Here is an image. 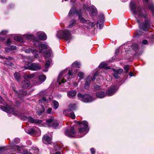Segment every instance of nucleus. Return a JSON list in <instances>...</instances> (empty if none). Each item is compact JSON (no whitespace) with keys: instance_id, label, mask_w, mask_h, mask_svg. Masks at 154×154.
<instances>
[{"instance_id":"obj_11","label":"nucleus","mask_w":154,"mask_h":154,"mask_svg":"<svg viewBox=\"0 0 154 154\" xmlns=\"http://www.w3.org/2000/svg\"><path fill=\"white\" fill-rule=\"evenodd\" d=\"M27 91L25 89L20 90L18 91L17 94L16 95L17 98L20 100L27 94Z\"/></svg>"},{"instance_id":"obj_2","label":"nucleus","mask_w":154,"mask_h":154,"mask_svg":"<svg viewBox=\"0 0 154 154\" xmlns=\"http://www.w3.org/2000/svg\"><path fill=\"white\" fill-rule=\"evenodd\" d=\"M25 66L23 68L26 69H28L32 71H37L40 70L41 69L40 64L38 63H32V61L28 57L24 60Z\"/></svg>"},{"instance_id":"obj_9","label":"nucleus","mask_w":154,"mask_h":154,"mask_svg":"<svg viewBox=\"0 0 154 154\" xmlns=\"http://www.w3.org/2000/svg\"><path fill=\"white\" fill-rule=\"evenodd\" d=\"M12 146H13V148H11V149L17 150L18 153L20 152L23 154H28L29 153V151L28 152L27 149H26L21 147H20L17 145Z\"/></svg>"},{"instance_id":"obj_40","label":"nucleus","mask_w":154,"mask_h":154,"mask_svg":"<svg viewBox=\"0 0 154 154\" xmlns=\"http://www.w3.org/2000/svg\"><path fill=\"white\" fill-rule=\"evenodd\" d=\"M35 37H34L33 35H26V39L28 40H32V41L34 40V38Z\"/></svg>"},{"instance_id":"obj_19","label":"nucleus","mask_w":154,"mask_h":154,"mask_svg":"<svg viewBox=\"0 0 154 154\" xmlns=\"http://www.w3.org/2000/svg\"><path fill=\"white\" fill-rule=\"evenodd\" d=\"M34 46L37 47L39 46L41 43L40 42V40L38 37H35L34 40L32 41Z\"/></svg>"},{"instance_id":"obj_18","label":"nucleus","mask_w":154,"mask_h":154,"mask_svg":"<svg viewBox=\"0 0 154 154\" xmlns=\"http://www.w3.org/2000/svg\"><path fill=\"white\" fill-rule=\"evenodd\" d=\"M96 95L97 97L100 98H103L106 96L105 92L102 91H100L96 92Z\"/></svg>"},{"instance_id":"obj_22","label":"nucleus","mask_w":154,"mask_h":154,"mask_svg":"<svg viewBox=\"0 0 154 154\" xmlns=\"http://www.w3.org/2000/svg\"><path fill=\"white\" fill-rule=\"evenodd\" d=\"M107 63L105 62H101L98 66L99 68L101 69L104 68L106 69H110V68L109 66H107Z\"/></svg>"},{"instance_id":"obj_61","label":"nucleus","mask_w":154,"mask_h":154,"mask_svg":"<svg viewBox=\"0 0 154 154\" xmlns=\"http://www.w3.org/2000/svg\"><path fill=\"white\" fill-rule=\"evenodd\" d=\"M34 76V75L33 74L28 75V76L29 77L28 78V79H31L33 78Z\"/></svg>"},{"instance_id":"obj_43","label":"nucleus","mask_w":154,"mask_h":154,"mask_svg":"<svg viewBox=\"0 0 154 154\" xmlns=\"http://www.w3.org/2000/svg\"><path fill=\"white\" fill-rule=\"evenodd\" d=\"M125 72L124 73H125L126 74L127 73L129 70V66L128 65H127L125 66L123 68Z\"/></svg>"},{"instance_id":"obj_62","label":"nucleus","mask_w":154,"mask_h":154,"mask_svg":"<svg viewBox=\"0 0 154 154\" xmlns=\"http://www.w3.org/2000/svg\"><path fill=\"white\" fill-rule=\"evenodd\" d=\"M142 43L144 45H146L148 43V41L146 39H144L143 40Z\"/></svg>"},{"instance_id":"obj_35","label":"nucleus","mask_w":154,"mask_h":154,"mask_svg":"<svg viewBox=\"0 0 154 154\" xmlns=\"http://www.w3.org/2000/svg\"><path fill=\"white\" fill-rule=\"evenodd\" d=\"M148 8L152 12V15L154 16V5L153 4H150L148 5Z\"/></svg>"},{"instance_id":"obj_1","label":"nucleus","mask_w":154,"mask_h":154,"mask_svg":"<svg viewBox=\"0 0 154 154\" xmlns=\"http://www.w3.org/2000/svg\"><path fill=\"white\" fill-rule=\"evenodd\" d=\"M131 9L133 13L135 15L137 14L139 17L144 19V21L139 25L140 28L144 31H148L150 28L151 19L149 17L148 14L145 8L141 6H137L136 8L135 5L132 3L130 4Z\"/></svg>"},{"instance_id":"obj_23","label":"nucleus","mask_w":154,"mask_h":154,"mask_svg":"<svg viewBox=\"0 0 154 154\" xmlns=\"http://www.w3.org/2000/svg\"><path fill=\"white\" fill-rule=\"evenodd\" d=\"M8 106L11 107V108H13V110L10 111L9 110V112H7V111H5V112H7L9 113H12V114H14L15 116L17 117H20V116L21 115L20 113H17V112H14V107H12L11 106L8 105Z\"/></svg>"},{"instance_id":"obj_42","label":"nucleus","mask_w":154,"mask_h":154,"mask_svg":"<svg viewBox=\"0 0 154 154\" xmlns=\"http://www.w3.org/2000/svg\"><path fill=\"white\" fill-rule=\"evenodd\" d=\"M97 26L100 29H101L103 27L102 23L101 20H98L97 23Z\"/></svg>"},{"instance_id":"obj_38","label":"nucleus","mask_w":154,"mask_h":154,"mask_svg":"<svg viewBox=\"0 0 154 154\" xmlns=\"http://www.w3.org/2000/svg\"><path fill=\"white\" fill-rule=\"evenodd\" d=\"M77 92L75 91H70L68 93V95L69 97H74L75 96Z\"/></svg>"},{"instance_id":"obj_31","label":"nucleus","mask_w":154,"mask_h":154,"mask_svg":"<svg viewBox=\"0 0 154 154\" xmlns=\"http://www.w3.org/2000/svg\"><path fill=\"white\" fill-rule=\"evenodd\" d=\"M72 69L74 67L79 68L80 67V65L79 62L77 61L74 62L72 65Z\"/></svg>"},{"instance_id":"obj_51","label":"nucleus","mask_w":154,"mask_h":154,"mask_svg":"<svg viewBox=\"0 0 154 154\" xmlns=\"http://www.w3.org/2000/svg\"><path fill=\"white\" fill-rule=\"evenodd\" d=\"M20 119L21 120H25L27 119H28V117L27 116H24V115H21L20 116Z\"/></svg>"},{"instance_id":"obj_52","label":"nucleus","mask_w":154,"mask_h":154,"mask_svg":"<svg viewBox=\"0 0 154 154\" xmlns=\"http://www.w3.org/2000/svg\"><path fill=\"white\" fill-rule=\"evenodd\" d=\"M101 86H99L98 85H96L94 86V89L96 90H99L101 89Z\"/></svg>"},{"instance_id":"obj_10","label":"nucleus","mask_w":154,"mask_h":154,"mask_svg":"<svg viewBox=\"0 0 154 154\" xmlns=\"http://www.w3.org/2000/svg\"><path fill=\"white\" fill-rule=\"evenodd\" d=\"M72 14H77L78 17L79 16V15L80 14H82V9H79L78 10L76 9V8L74 6H73L70 9L69 12L68 14V16L70 17L71 15Z\"/></svg>"},{"instance_id":"obj_15","label":"nucleus","mask_w":154,"mask_h":154,"mask_svg":"<svg viewBox=\"0 0 154 154\" xmlns=\"http://www.w3.org/2000/svg\"><path fill=\"white\" fill-rule=\"evenodd\" d=\"M30 84L29 81L28 80H25L22 82L21 86L22 88H26L29 86Z\"/></svg>"},{"instance_id":"obj_24","label":"nucleus","mask_w":154,"mask_h":154,"mask_svg":"<svg viewBox=\"0 0 154 154\" xmlns=\"http://www.w3.org/2000/svg\"><path fill=\"white\" fill-rule=\"evenodd\" d=\"M16 47L14 45H8L5 48V51L6 52H8L13 50H15Z\"/></svg>"},{"instance_id":"obj_50","label":"nucleus","mask_w":154,"mask_h":154,"mask_svg":"<svg viewBox=\"0 0 154 154\" xmlns=\"http://www.w3.org/2000/svg\"><path fill=\"white\" fill-rule=\"evenodd\" d=\"M5 63L6 64H7L8 65H9L10 66H14V64L13 63H12L11 62H9V61H6L5 62Z\"/></svg>"},{"instance_id":"obj_28","label":"nucleus","mask_w":154,"mask_h":154,"mask_svg":"<svg viewBox=\"0 0 154 154\" xmlns=\"http://www.w3.org/2000/svg\"><path fill=\"white\" fill-rule=\"evenodd\" d=\"M14 77L15 79L18 82L21 79V77L18 72H15L14 74Z\"/></svg>"},{"instance_id":"obj_16","label":"nucleus","mask_w":154,"mask_h":154,"mask_svg":"<svg viewBox=\"0 0 154 154\" xmlns=\"http://www.w3.org/2000/svg\"><path fill=\"white\" fill-rule=\"evenodd\" d=\"M29 121L32 123H41L42 122V121L40 120L33 119L31 116H29L28 117Z\"/></svg>"},{"instance_id":"obj_13","label":"nucleus","mask_w":154,"mask_h":154,"mask_svg":"<svg viewBox=\"0 0 154 154\" xmlns=\"http://www.w3.org/2000/svg\"><path fill=\"white\" fill-rule=\"evenodd\" d=\"M86 10L89 11L91 12V14L92 16H95L97 14V11L96 8L93 6L91 7L90 6L88 7H87Z\"/></svg>"},{"instance_id":"obj_29","label":"nucleus","mask_w":154,"mask_h":154,"mask_svg":"<svg viewBox=\"0 0 154 154\" xmlns=\"http://www.w3.org/2000/svg\"><path fill=\"white\" fill-rule=\"evenodd\" d=\"M76 22V20L74 19H72L69 22L70 24L67 26V28H69L72 27L75 25Z\"/></svg>"},{"instance_id":"obj_56","label":"nucleus","mask_w":154,"mask_h":154,"mask_svg":"<svg viewBox=\"0 0 154 154\" xmlns=\"http://www.w3.org/2000/svg\"><path fill=\"white\" fill-rule=\"evenodd\" d=\"M11 41L10 39L8 38L7 40L6 43L7 45H11Z\"/></svg>"},{"instance_id":"obj_46","label":"nucleus","mask_w":154,"mask_h":154,"mask_svg":"<svg viewBox=\"0 0 154 154\" xmlns=\"http://www.w3.org/2000/svg\"><path fill=\"white\" fill-rule=\"evenodd\" d=\"M21 102L19 100H16L15 101V106L17 107L20 106Z\"/></svg>"},{"instance_id":"obj_47","label":"nucleus","mask_w":154,"mask_h":154,"mask_svg":"<svg viewBox=\"0 0 154 154\" xmlns=\"http://www.w3.org/2000/svg\"><path fill=\"white\" fill-rule=\"evenodd\" d=\"M50 65V62L49 60H47L45 64V67L46 68H47L49 67Z\"/></svg>"},{"instance_id":"obj_30","label":"nucleus","mask_w":154,"mask_h":154,"mask_svg":"<svg viewBox=\"0 0 154 154\" xmlns=\"http://www.w3.org/2000/svg\"><path fill=\"white\" fill-rule=\"evenodd\" d=\"M38 79L39 81L41 83H42L46 79V77L45 75H42L39 76Z\"/></svg>"},{"instance_id":"obj_48","label":"nucleus","mask_w":154,"mask_h":154,"mask_svg":"<svg viewBox=\"0 0 154 154\" xmlns=\"http://www.w3.org/2000/svg\"><path fill=\"white\" fill-rule=\"evenodd\" d=\"M99 18L102 21H103L104 20V15L103 14H101L99 16Z\"/></svg>"},{"instance_id":"obj_44","label":"nucleus","mask_w":154,"mask_h":154,"mask_svg":"<svg viewBox=\"0 0 154 154\" xmlns=\"http://www.w3.org/2000/svg\"><path fill=\"white\" fill-rule=\"evenodd\" d=\"M54 119L52 118L48 119H46V123L48 124V125H50L51 124V123H52Z\"/></svg>"},{"instance_id":"obj_12","label":"nucleus","mask_w":154,"mask_h":154,"mask_svg":"<svg viewBox=\"0 0 154 154\" xmlns=\"http://www.w3.org/2000/svg\"><path fill=\"white\" fill-rule=\"evenodd\" d=\"M43 143L45 144H51V139L50 137L48 135L45 134L42 138Z\"/></svg>"},{"instance_id":"obj_41","label":"nucleus","mask_w":154,"mask_h":154,"mask_svg":"<svg viewBox=\"0 0 154 154\" xmlns=\"http://www.w3.org/2000/svg\"><path fill=\"white\" fill-rule=\"evenodd\" d=\"M131 48L134 51H136L138 49V46L137 44L134 43L132 45Z\"/></svg>"},{"instance_id":"obj_53","label":"nucleus","mask_w":154,"mask_h":154,"mask_svg":"<svg viewBox=\"0 0 154 154\" xmlns=\"http://www.w3.org/2000/svg\"><path fill=\"white\" fill-rule=\"evenodd\" d=\"M8 32V31L6 30H3L2 31V32L0 33V34L1 35H5Z\"/></svg>"},{"instance_id":"obj_4","label":"nucleus","mask_w":154,"mask_h":154,"mask_svg":"<svg viewBox=\"0 0 154 154\" xmlns=\"http://www.w3.org/2000/svg\"><path fill=\"white\" fill-rule=\"evenodd\" d=\"M56 36L59 39H64L67 41L71 39V35L68 30L59 31L56 34Z\"/></svg>"},{"instance_id":"obj_17","label":"nucleus","mask_w":154,"mask_h":154,"mask_svg":"<svg viewBox=\"0 0 154 154\" xmlns=\"http://www.w3.org/2000/svg\"><path fill=\"white\" fill-rule=\"evenodd\" d=\"M47 45L44 44H41L39 46L40 51L42 52H45L47 51Z\"/></svg>"},{"instance_id":"obj_25","label":"nucleus","mask_w":154,"mask_h":154,"mask_svg":"<svg viewBox=\"0 0 154 154\" xmlns=\"http://www.w3.org/2000/svg\"><path fill=\"white\" fill-rule=\"evenodd\" d=\"M91 80L89 79H87L85 84V88L86 89H88L90 87Z\"/></svg>"},{"instance_id":"obj_7","label":"nucleus","mask_w":154,"mask_h":154,"mask_svg":"<svg viewBox=\"0 0 154 154\" xmlns=\"http://www.w3.org/2000/svg\"><path fill=\"white\" fill-rule=\"evenodd\" d=\"M117 85L111 86L106 92V94L109 96H112L114 94L118 89Z\"/></svg>"},{"instance_id":"obj_34","label":"nucleus","mask_w":154,"mask_h":154,"mask_svg":"<svg viewBox=\"0 0 154 154\" xmlns=\"http://www.w3.org/2000/svg\"><path fill=\"white\" fill-rule=\"evenodd\" d=\"M14 39L20 42H22L23 41L22 37L21 36H16L14 37Z\"/></svg>"},{"instance_id":"obj_64","label":"nucleus","mask_w":154,"mask_h":154,"mask_svg":"<svg viewBox=\"0 0 154 154\" xmlns=\"http://www.w3.org/2000/svg\"><path fill=\"white\" fill-rule=\"evenodd\" d=\"M54 148L57 151L60 149V147H59L58 145L55 146H54Z\"/></svg>"},{"instance_id":"obj_32","label":"nucleus","mask_w":154,"mask_h":154,"mask_svg":"<svg viewBox=\"0 0 154 154\" xmlns=\"http://www.w3.org/2000/svg\"><path fill=\"white\" fill-rule=\"evenodd\" d=\"M59 124L56 122H52L51 124L48 125V126L53 128L54 129H56L58 128L59 126Z\"/></svg>"},{"instance_id":"obj_5","label":"nucleus","mask_w":154,"mask_h":154,"mask_svg":"<svg viewBox=\"0 0 154 154\" xmlns=\"http://www.w3.org/2000/svg\"><path fill=\"white\" fill-rule=\"evenodd\" d=\"M77 97L79 100L85 103H91L93 100L92 97L88 94H82L79 93L77 94Z\"/></svg>"},{"instance_id":"obj_33","label":"nucleus","mask_w":154,"mask_h":154,"mask_svg":"<svg viewBox=\"0 0 154 154\" xmlns=\"http://www.w3.org/2000/svg\"><path fill=\"white\" fill-rule=\"evenodd\" d=\"M20 142V140L19 138H15L11 144V146L12 147L11 148H13V146H12L16 145L14 144H17L19 143Z\"/></svg>"},{"instance_id":"obj_55","label":"nucleus","mask_w":154,"mask_h":154,"mask_svg":"<svg viewBox=\"0 0 154 154\" xmlns=\"http://www.w3.org/2000/svg\"><path fill=\"white\" fill-rule=\"evenodd\" d=\"M68 75L69 76H70L71 77H72V76L73 75V73L70 70H69L68 71Z\"/></svg>"},{"instance_id":"obj_20","label":"nucleus","mask_w":154,"mask_h":154,"mask_svg":"<svg viewBox=\"0 0 154 154\" xmlns=\"http://www.w3.org/2000/svg\"><path fill=\"white\" fill-rule=\"evenodd\" d=\"M79 16L78 17V20H79V21L81 23H87L88 20L85 19L82 16V14H80L79 15Z\"/></svg>"},{"instance_id":"obj_58","label":"nucleus","mask_w":154,"mask_h":154,"mask_svg":"<svg viewBox=\"0 0 154 154\" xmlns=\"http://www.w3.org/2000/svg\"><path fill=\"white\" fill-rule=\"evenodd\" d=\"M5 59H6L7 60H8L9 61H11L12 60H14V58L13 57H7L5 58Z\"/></svg>"},{"instance_id":"obj_45","label":"nucleus","mask_w":154,"mask_h":154,"mask_svg":"<svg viewBox=\"0 0 154 154\" xmlns=\"http://www.w3.org/2000/svg\"><path fill=\"white\" fill-rule=\"evenodd\" d=\"M84 74L82 72H79L78 74V76L79 78H80L82 79H83L84 78Z\"/></svg>"},{"instance_id":"obj_27","label":"nucleus","mask_w":154,"mask_h":154,"mask_svg":"<svg viewBox=\"0 0 154 154\" xmlns=\"http://www.w3.org/2000/svg\"><path fill=\"white\" fill-rule=\"evenodd\" d=\"M42 109L40 110H38L37 112V113L39 116H42L43 113L45 112V108L44 106L43 105H41Z\"/></svg>"},{"instance_id":"obj_8","label":"nucleus","mask_w":154,"mask_h":154,"mask_svg":"<svg viewBox=\"0 0 154 154\" xmlns=\"http://www.w3.org/2000/svg\"><path fill=\"white\" fill-rule=\"evenodd\" d=\"M112 70L114 72L113 75L115 78L117 79H121V78L120 77V75L123 72V69H115L113 68Z\"/></svg>"},{"instance_id":"obj_26","label":"nucleus","mask_w":154,"mask_h":154,"mask_svg":"<svg viewBox=\"0 0 154 154\" xmlns=\"http://www.w3.org/2000/svg\"><path fill=\"white\" fill-rule=\"evenodd\" d=\"M39 39L42 40V41H45L47 39V36L45 33L40 34L38 37Z\"/></svg>"},{"instance_id":"obj_36","label":"nucleus","mask_w":154,"mask_h":154,"mask_svg":"<svg viewBox=\"0 0 154 154\" xmlns=\"http://www.w3.org/2000/svg\"><path fill=\"white\" fill-rule=\"evenodd\" d=\"M69 109L71 111L76 109V105L75 104H69L68 106Z\"/></svg>"},{"instance_id":"obj_60","label":"nucleus","mask_w":154,"mask_h":154,"mask_svg":"<svg viewBox=\"0 0 154 154\" xmlns=\"http://www.w3.org/2000/svg\"><path fill=\"white\" fill-rule=\"evenodd\" d=\"M52 109L51 108H49L47 110V112L48 114H50L51 112Z\"/></svg>"},{"instance_id":"obj_37","label":"nucleus","mask_w":154,"mask_h":154,"mask_svg":"<svg viewBox=\"0 0 154 154\" xmlns=\"http://www.w3.org/2000/svg\"><path fill=\"white\" fill-rule=\"evenodd\" d=\"M35 132V130L33 128H31L28 129L26 132L29 134L32 135L34 134Z\"/></svg>"},{"instance_id":"obj_3","label":"nucleus","mask_w":154,"mask_h":154,"mask_svg":"<svg viewBox=\"0 0 154 154\" xmlns=\"http://www.w3.org/2000/svg\"><path fill=\"white\" fill-rule=\"evenodd\" d=\"M75 123L79 125L78 134H85V132H88L89 128H88V123L85 121H75Z\"/></svg>"},{"instance_id":"obj_63","label":"nucleus","mask_w":154,"mask_h":154,"mask_svg":"<svg viewBox=\"0 0 154 154\" xmlns=\"http://www.w3.org/2000/svg\"><path fill=\"white\" fill-rule=\"evenodd\" d=\"M31 52L34 54L38 52V51L36 49H32Z\"/></svg>"},{"instance_id":"obj_54","label":"nucleus","mask_w":154,"mask_h":154,"mask_svg":"<svg viewBox=\"0 0 154 154\" xmlns=\"http://www.w3.org/2000/svg\"><path fill=\"white\" fill-rule=\"evenodd\" d=\"M149 40L150 42H153L154 41V34H152L149 38Z\"/></svg>"},{"instance_id":"obj_6","label":"nucleus","mask_w":154,"mask_h":154,"mask_svg":"<svg viewBox=\"0 0 154 154\" xmlns=\"http://www.w3.org/2000/svg\"><path fill=\"white\" fill-rule=\"evenodd\" d=\"M64 134L68 137H73L76 134V129L74 127H71L70 129H67L65 131Z\"/></svg>"},{"instance_id":"obj_57","label":"nucleus","mask_w":154,"mask_h":154,"mask_svg":"<svg viewBox=\"0 0 154 154\" xmlns=\"http://www.w3.org/2000/svg\"><path fill=\"white\" fill-rule=\"evenodd\" d=\"M90 151L91 152V154H95L96 151L94 148H92L90 149Z\"/></svg>"},{"instance_id":"obj_59","label":"nucleus","mask_w":154,"mask_h":154,"mask_svg":"<svg viewBox=\"0 0 154 154\" xmlns=\"http://www.w3.org/2000/svg\"><path fill=\"white\" fill-rule=\"evenodd\" d=\"M45 54L47 57H50L51 55V53L49 51H48L46 52Z\"/></svg>"},{"instance_id":"obj_21","label":"nucleus","mask_w":154,"mask_h":154,"mask_svg":"<svg viewBox=\"0 0 154 154\" xmlns=\"http://www.w3.org/2000/svg\"><path fill=\"white\" fill-rule=\"evenodd\" d=\"M39 149L38 148L35 147L34 149L31 148L29 150L28 154H38Z\"/></svg>"},{"instance_id":"obj_49","label":"nucleus","mask_w":154,"mask_h":154,"mask_svg":"<svg viewBox=\"0 0 154 154\" xmlns=\"http://www.w3.org/2000/svg\"><path fill=\"white\" fill-rule=\"evenodd\" d=\"M70 117L73 119H75V116L74 114V112H71L70 113Z\"/></svg>"},{"instance_id":"obj_39","label":"nucleus","mask_w":154,"mask_h":154,"mask_svg":"<svg viewBox=\"0 0 154 154\" xmlns=\"http://www.w3.org/2000/svg\"><path fill=\"white\" fill-rule=\"evenodd\" d=\"M53 104L54 105V108L55 109H57L59 106V103L56 100H54L53 101Z\"/></svg>"},{"instance_id":"obj_14","label":"nucleus","mask_w":154,"mask_h":154,"mask_svg":"<svg viewBox=\"0 0 154 154\" xmlns=\"http://www.w3.org/2000/svg\"><path fill=\"white\" fill-rule=\"evenodd\" d=\"M10 107L8 104H7L5 106L0 105V109L4 111L9 112V110L11 111L13 110V109Z\"/></svg>"}]
</instances>
